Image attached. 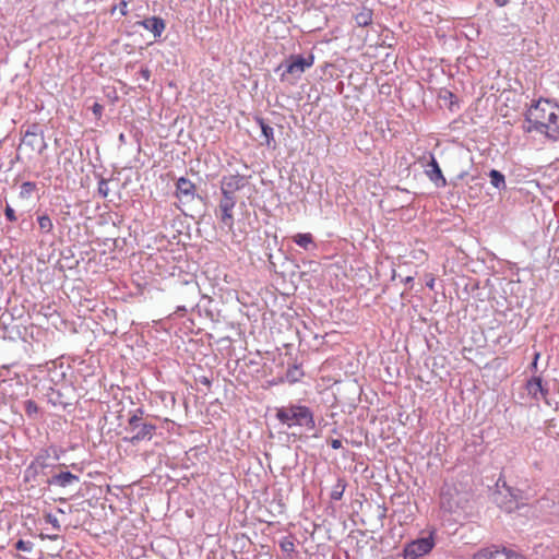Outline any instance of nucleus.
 <instances>
[{"label": "nucleus", "mask_w": 559, "mask_h": 559, "mask_svg": "<svg viewBox=\"0 0 559 559\" xmlns=\"http://www.w3.org/2000/svg\"><path fill=\"white\" fill-rule=\"evenodd\" d=\"M525 120L528 123L524 127L526 132L536 131L550 140L559 138V105L540 99L527 110Z\"/></svg>", "instance_id": "f257e3e1"}, {"label": "nucleus", "mask_w": 559, "mask_h": 559, "mask_svg": "<svg viewBox=\"0 0 559 559\" xmlns=\"http://www.w3.org/2000/svg\"><path fill=\"white\" fill-rule=\"evenodd\" d=\"M275 418L288 430L311 431L316 428L312 409L299 403H289L275 408ZM295 436L296 432L293 431Z\"/></svg>", "instance_id": "f03ea898"}, {"label": "nucleus", "mask_w": 559, "mask_h": 559, "mask_svg": "<svg viewBox=\"0 0 559 559\" xmlns=\"http://www.w3.org/2000/svg\"><path fill=\"white\" fill-rule=\"evenodd\" d=\"M496 502L507 512L524 506L530 498L524 489L509 485L502 476L496 481Z\"/></svg>", "instance_id": "7ed1b4c3"}, {"label": "nucleus", "mask_w": 559, "mask_h": 559, "mask_svg": "<svg viewBox=\"0 0 559 559\" xmlns=\"http://www.w3.org/2000/svg\"><path fill=\"white\" fill-rule=\"evenodd\" d=\"M313 63L314 56L312 53L307 56L292 55L276 68L275 72L281 71V81L293 85Z\"/></svg>", "instance_id": "20e7f679"}, {"label": "nucleus", "mask_w": 559, "mask_h": 559, "mask_svg": "<svg viewBox=\"0 0 559 559\" xmlns=\"http://www.w3.org/2000/svg\"><path fill=\"white\" fill-rule=\"evenodd\" d=\"M143 414V409L138 408L128 419L126 430L132 433V436L128 439V441L132 444L139 443L141 441H150L153 439L156 432V425L152 423L147 417L144 418Z\"/></svg>", "instance_id": "39448f33"}, {"label": "nucleus", "mask_w": 559, "mask_h": 559, "mask_svg": "<svg viewBox=\"0 0 559 559\" xmlns=\"http://www.w3.org/2000/svg\"><path fill=\"white\" fill-rule=\"evenodd\" d=\"M22 147H26L31 152H37L38 154H41L47 147L44 132L38 124L34 123L25 131L19 150Z\"/></svg>", "instance_id": "423d86ee"}, {"label": "nucleus", "mask_w": 559, "mask_h": 559, "mask_svg": "<svg viewBox=\"0 0 559 559\" xmlns=\"http://www.w3.org/2000/svg\"><path fill=\"white\" fill-rule=\"evenodd\" d=\"M435 542L431 536L420 537L408 543L404 548L405 559H417L428 554L433 548Z\"/></svg>", "instance_id": "0eeeda50"}, {"label": "nucleus", "mask_w": 559, "mask_h": 559, "mask_svg": "<svg viewBox=\"0 0 559 559\" xmlns=\"http://www.w3.org/2000/svg\"><path fill=\"white\" fill-rule=\"evenodd\" d=\"M440 504L441 508L448 512H456L459 509L464 508V498L456 488L444 487L441 490Z\"/></svg>", "instance_id": "6e6552de"}, {"label": "nucleus", "mask_w": 559, "mask_h": 559, "mask_svg": "<svg viewBox=\"0 0 559 559\" xmlns=\"http://www.w3.org/2000/svg\"><path fill=\"white\" fill-rule=\"evenodd\" d=\"M246 180L240 175L224 176L221 180V193L224 199L236 200V192L242 189Z\"/></svg>", "instance_id": "1a4fd4ad"}, {"label": "nucleus", "mask_w": 559, "mask_h": 559, "mask_svg": "<svg viewBox=\"0 0 559 559\" xmlns=\"http://www.w3.org/2000/svg\"><path fill=\"white\" fill-rule=\"evenodd\" d=\"M236 202V200L221 198L216 211V216L219 218L222 228H226L228 231H231L234 228L235 219L233 211Z\"/></svg>", "instance_id": "9d476101"}, {"label": "nucleus", "mask_w": 559, "mask_h": 559, "mask_svg": "<svg viewBox=\"0 0 559 559\" xmlns=\"http://www.w3.org/2000/svg\"><path fill=\"white\" fill-rule=\"evenodd\" d=\"M49 467L46 455H37L34 461L24 471L25 481H35L38 476L47 475L46 469Z\"/></svg>", "instance_id": "9b49d317"}, {"label": "nucleus", "mask_w": 559, "mask_h": 559, "mask_svg": "<svg viewBox=\"0 0 559 559\" xmlns=\"http://www.w3.org/2000/svg\"><path fill=\"white\" fill-rule=\"evenodd\" d=\"M473 559H525L523 556L512 551L498 548H484L476 552Z\"/></svg>", "instance_id": "f8f14e48"}, {"label": "nucleus", "mask_w": 559, "mask_h": 559, "mask_svg": "<svg viewBox=\"0 0 559 559\" xmlns=\"http://www.w3.org/2000/svg\"><path fill=\"white\" fill-rule=\"evenodd\" d=\"M176 195L180 201L189 202L194 199L195 186L189 179L180 177L176 183Z\"/></svg>", "instance_id": "ddd939ff"}, {"label": "nucleus", "mask_w": 559, "mask_h": 559, "mask_svg": "<svg viewBox=\"0 0 559 559\" xmlns=\"http://www.w3.org/2000/svg\"><path fill=\"white\" fill-rule=\"evenodd\" d=\"M80 478L78 475L72 474L68 471H62L58 474L52 475L50 478L46 480L49 486H58V487H69L76 483H79Z\"/></svg>", "instance_id": "4468645a"}, {"label": "nucleus", "mask_w": 559, "mask_h": 559, "mask_svg": "<svg viewBox=\"0 0 559 559\" xmlns=\"http://www.w3.org/2000/svg\"><path fill=\"white\" fill-rule=\"evenodd\" d=\"M136 24L152 32L155 38L160 37L166 28L165 21L159 16H151L139 21Z\"/></svg>", "instance_id": "2eb2a0df"}, {"label": "nucleus", "mask_w": 559, "mask_h": 559, "mask_svg": "<svg viewBox=\"0 0 559 559\" xmlns=\"http://www.w3.org/2000/svg\"><path fill=\"white\" fill-rule=\"evenodd\" d=\"M426 174L428 178L437 186V187H445L447 180L441 171V168L435 158V156L431 155L430 162L427 165Z\"/></svg>", "instance_id": "dca6fc26"}, {"label": "nucleus", "mask_w": 559, "mask_h": 559, "mask_svg": "<svg viewBox=\"0 0 559 559\" xmlns=\"http://www.w3.org/2000/svg\"><path fill=\"white\" fill-rule=\"evenodd\" d=\"M526 389L528 391V394L535 399H546L548 395V389L543 384V380L540 377H533L530 379L526 383Z\"/></svg>", "instance_id": "f3484780"}, {"label": "nucleus", "mask_w": 559, "mask_h": 559, "mask_svg": "<svg viewBox=\"0 0 559 559\" xmlns=\"http://www.w3.org/2000/svg\"><path fill=\"white\" fill-rule=\"evenodd\" d=\"M257 123L259 124L261 129V138H262V144H265L267 147L275 148L276 142L274 139V130L273 128L267 124L263 118L257 117L255 118Z\"/></svg>", "instance_id": "a211bd4d"}, {"label": "nucleus", "mask_w": 559, "mask_h": 559, "mask_svg": "<svg viewBox=\"0 0 559 559\" xmlns=\"http://www.w3.org/2000/svg\"><path fill=\"white\" fill-rule=\"evenodd\" d=\"M293 240L294 242L299 246L300 248L307 250V251H311V250H314L317 249V245L313 240V237L310 233H305V234H296L294 237H293Z\"/></svg>", "instance_id": "6ab92c4d"}, {"label": "nucleus", "mask_w": 559, "mask_h": 559, "mask_svg": "<svg viewBox=\"0 0 559 559\" xmlns=\"http://www.w3.org/2000/svg\"><path fill=\"white\" fill-rule=\"evenodd\" d=\"M488 177L490 179V183L496 189H498L500 191L507 189L506 177L501 171H499L497 169H491L488 173Z\"/></svg>", "instance_id": "aec40b11"}, {"label": "nucleus", "mask_w": 559, "mask_h": 559, "mask_svg": "<svg viewBox=\"0 0 559 559\" xmlns=\"http://www.w3.org/2000/svg\"><path fill=\"white\" fill-rule=\"evenodd\" d=\"M355 22L358 26H368L372 22V11L364 8L355 15Z\"/></svg>", "instance_id": "412c9836"}, {"label": "nucleus", "mask_w": 559, "mask_h": 559, "mask_svg": "<svg viewBox=\"0 0 559 559\" xmlns=\"http://www.w3.org/2000/svg\"><path fill=\"white\" fill-rule=\"evenodd\" d=\"M39 229L43 234H50L53 229V223L47 214H41L37 217Z\"/></svg>", "instance_id": "4be33fe9"}, {"label": "nucleus", "mask_w": 559, "mask_h": 559, "mask_svg": "<svg viewBox=\"0 0 559 559\" xmlns=\"http://www.w3.org/2000/svg\"><path fill=\"white\" fill-rule=\"evenodd\" d=\"M346 484L343 479L338 478L336 484L333 486L331 491V499L334 501H338L342 499L343 493L345 491Z\"/></svg>", "instance_id": "5701e85b"}, {"label": "nucleus", "mask_w": 559, "mask_h": 559, "mask_svg": "<svg viewBox=\"0 0 559 559\" xmlns=\"http://www.w3.org/2000/svg\"><path fill=\"white\" fill-rule=\"evenodd\" d=\"M14 548L19 551L31 552L34 548V543L31 540L19 539L14 544Z\"/></svg>", "instance_id": "b1692460"}, {"label": "nucleus", "mask_w": 559, "mask_h": 559, "mask_svg": "<svg viewBox=\"0 0 559 559\" xmlns=\"http://www.w3.org/2000/svg\"><path fill=\"white\" fill-rule=\"evenodd\" d=\"M24 411L28 417H35L38 413V406L33 400L24 402Z\"/></svg>", "instance_id": "393cba45"}, {"label": "nucleus", "mask_w": 559, "mask_h": 559, "mask_svg": "<svg viewBox=\"0 0 559 559\" xmlns=\"http://www.w3.org/2000/svg\"><path fill=\"white\" fill-rule=\"evenodd\" d=\"M280 547L284 552L292 554L295 551V544L290 537H284L280 542Z\"/></svg>", "instance_id": "a878e982"}, {"label": "nucleus", "mask_w": 559, "mask_h": 559, "mask_svg": "<svg viewBox=\"0 0 559 559\" xmlns=\"http://www.w3.org/2000/svg\"><path fill=\"white\" fill-rule=\"evenodd\" d=\"M108 179H105V178H100L99 181H98V194L102 195L103 198H107L108 194H109V188H108Z\"/></svg>", "instance_id": "bb28decb"}, {"label": "nucleus", "mask_w": 559, "mask_h": 559, "mask_svg": "<svg viewBox=\"0 0 559 559\" xmlns=\"http://www.w3.org/2000/svg\"><path fill=\"white\" fill-rule=\"evenodd\" d=\"M300 376L301 371L297 366H294L292 369L287 371V378L290 382H296Z\"/></svg>", "instance_id": "cd10ccee"}, {"label": "nucleus", "mask_w": 559, "mask_h": 559, "mask_svg": "<svg viewBox=\"0 0 559 559\" xmlns=\"http://www.w3.org/2000/svg\"><path fill=\"white\" fill-rule=\"evenodd\" d=\"M45 520L47 523L51 524L53 528L60 530L59 521L55 515L48 513L46 514Z\"/></svg>", "instance_id": "c85d7f7f"}, {"label": "nucleus", "mask_w": 559, "mask_h": 559, "mask_svg": "<svg viewBox=\"0 0 559 559\" xmlns=\"http://www.w3.org/2000/svg\"><path fill=\"white\" fill-rule=\"evenodd\" d=\"M91 109L96 119H99L102 117V114L104 110L103 105H100L98 103H94L93 106L91 107Z\"/></svg>", "instance_id": "c756f323"}, {"label": "nucleus", "mask_w": 559, "mask_h": 559, "mask_svg": "<svg viewBox=\"0 0 559 559\" xmlns=\"http://www.w3.org/2000/svg\"><path fill=\"white\" fill-rule=\"evenodd\" d=\"M4 215H5L7 219L10 222L16 221L15 211L10 205H7Z\"/></svg>", "instance_id": "7c9ffc66"}, {"label": "nucleus", "mask_w": 559, "mask_h": 559, "mask_svg": "<svg viewBox=\"0 0 559 559\" xmlns=\"http://www.w3.org/2000/svg\"><path fill=\"white\" fill-rule=\"evenodd\" d=\"M139 74L141 75V78L145 81H148L150 78H151V71L148 68H142L139 72Z\"/></svg>", "instance_id": "2f4dec72"}, {"label": "nucleus", "mask_w": 559, "mask_h": 559, "mask_svg": "<svg viewBox=\"0 0 559 559\" xmlns=\"http://www.w3.org/2000/svg\"><path fill=\"white\" fill-rule=\"evenodd\" d=\"M331 447H332L333 449H335V450L341 449V448H342V441H341V440H338V439H333V440L331 441Z\"/></svg>", "instance_id": "473e14b6"}, {"label": "nucleus", "mask_w": 559, "mask_h": 559, "mask_svg": "<svg viewBox=\"0 0 559 559\" xmlns=\"http://www.w3.org/2000/svg\"><path fill=\"white\" fill-rule=\"evenodd\" d=\"M121 2V5H123V10H121V15H126L127 14V7H128V0H120Z\"/></svg>", "instance_id": "72a5a7b5"}, {"label": "nucleus", "mask_w": 559, "mask_h": 559, "mask_svg": "<svg viewBox=\"0 0 559 559\" xmlns=\"http://www.w3.org/2000/svg\"><path fill=\"white\" fill-rule=\"evenodd\" d=\"M510 0H495V3L498 5V7H506L507 4H509Z\"/></svg>", "instance_id": "f704fd0d"}, {"label": "nucleus", "mask_w": 559, "mask_h": 559, "mask_svg": "<svg viewBox=\"0 0 559 559\" xmlns=\"http://www.w3.org/2000/svg\"><path fill=\"white\" fill-rule=\"evenodd\" d=\"M538 358H539V354L537 353V354H535L534 361L532 362V367H533V368H536V367H537V360H538Z\"/></svg>", "instance_id": "c9c22d12"}, {"label": "nucleus", "mask_w": 559, "mask_h": 559, "mask_svg": "<svg viewBox=\"0 0 559 559\" xmlns=\"http://www.w3.org/2000/svg\"><path fill=\"white\" fill-rule=\"evenodd\" d=\"M465 176H466V171H462L461 174L457 175V179L462 180Z\"/></svg>", "instance_id": "e433bc0d"}, {"label": "nucleus", "mask_w": 559, "mask_h": 559, "mask_svg": "<svg viewBox=\"0 0 559 559\" xmlns=\"http://www.w3.org/2000/svg\"><path fill=\"white\" fill-rule=\"evenodd\" d=\"M23 187H26V189H29V187H31V188H33V187H34V183H32V182H25V183L23 185Z\"/></svg>", "instance_id": "4c0bfd02"}, {"label": "nucleus", "mask_w": 559, "mask_h": 559, "mask_svg": "<svg viewBox=\"0 0 559 559\" xmlns=\"http://www.w3.org/2000/svg\"><path fill=\"white\" fill-rule=\"evenodd\" d=\"M23 187H26V189H29V187H31V188H33V187H34V183H32V182H25V183L23 185Z\"/></svg>", "instance_id": "58836bf2"}, {"label": "nucleus", "mask_w": 559, "mask_h": 559, "mask_svg": "<svg viewBox=\"0 0 559 559\" xmlns=\"http://www.w3.org/2000/svg\"><path fill=\"white\" fill-rule=\"evenodd\" d=\"M46 537L49 539H57L59 536L58 535H47Z\"/></svg>", "instance_id": "ea45409f"}, {"label": "nucleus", "mask_w": 559, "mask_h": 559, "mask_svg": "<svg viewBox=\"0 0 559 559\" xmlns=\"http://www.w3.org/2000/svg\"><path fill=\"white\" fill-rule=\"evenodd\" d=\"M411 281H413V277L408 276V277L406 278V283H408V282H411Z\"/></svg>", "instance_id": "a19ab883"}, {"label": "nucleus", "mask_w": 559, "mask_h": 559, "mask_svg": "<svg viewBox=\"0 0 559 559\" xmlns=\"http://www.w3.org/2000/svg\"><path fill=\"white\" fill-rule=\"evenodd\" d=\"M119 10H123V5H121V2L119 3Z\"/></svg>", "instance_id": "79ce46f5"}]
</instances>
